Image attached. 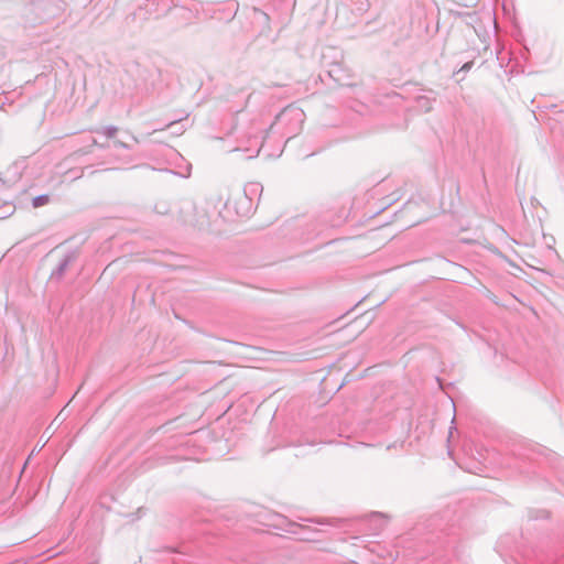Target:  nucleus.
I'll return each mask as SVG.
<instances>
[{
	"instance_id": "obj_1",
	"label": "nucleus",
	"mask_w": 564,
	"mask_h": 564,
	"mask_svg": "<svg viewBox=\"0 0 564 564\" xmlns=\"http://www.w3.org/2000/svg\"><path fill=\"white\" fill-rule=\"evenodd\" d=\"M225 214L223 212H219V215L223 217H231L232 214L239 216V217H247L251 213L252 209V200L248 197L246 194V191L243 193H239L238 196L235 198V202L232 203L231 198H228L225 203Z\"/></svg>"
},
{
	"instance_id": "obj_2",
	"label": "nucleus",
	"mask_w": 564,
	"mask_h": 564,
	"mask_svg": "<svg viewBox=\"0 0 564 564\" xmlns=\"http://www.w3.org/2000/svg\"><path fill=\"white\" fill-rule=\"evenodd\" d=\"M327 75L340 86H352V74L341 63H333L327 70Z\"/></svg>"
},
{
	"instance_id": "obj_3",
	"label": "nucleus",
	"mask_w": 564,
	"mask_h": 564,
	"mask_svg": "<svg viewBox=\"0 0 564 564\" xmlns=\"http://www.w3.org/2000/svg\"><path fill=\"white\" fill-rule=\"evenodd\" d=\"M78 258L77 251H70L64 256V258L59 261L58 265L51 273V280L61 281L69 268V265L75 262Z\"/></svg>"
},
{
	"instance_id": "obj_4",
	"label": "nucleus",
	"mask_w": 564,
	"mask_h": 564,
	"mask_svg": "<svg viewBox=\"0 0 564 564\" xmlns=\"http://www.w3.org/2000/svg\"><path fill=\"white\" fill-rule=\"evenodd\" d=\"M183 221L191 226L203 229L209 225V216L207 215V213L205 210H203L202 214H197L196 216H194L192 218L184 217Z\"/></svg>"
},
{
	"instance_id": "obj_5",
	"label": "nucleus",
	"mask_w": 564,
	"mask_h": 564,
	"mask_svg": "<svg viewBox=\"0 0 564 564\" xmlns=\"http://www.w3.org/2000/svg\"><path fill=\"white\" fill-rule=\"evenodd\" d=\"M94 132L105 134L107 138H113L118 132V128L115 126H108L105 128L96 129Z\"/></svg>"
},
{
	"instance_id": "obj_6",
	"label": "nucleus",
	"mask_w": 564,
	"mask_h": 564,
	"mask_svg": "<svg viewBox=\"0 0 564 564\" xmlns=\"http://www.w3.org/2000/svg\"><path fill=\"white\" fill-rule=\"evenodd\" d=\"M48 202H50V196L46 194H43V195H39V196L34 197L32 199V205L34 208H39V207H42V206L48 204Z\"/></svg>"
},
{
	"instance_id": "obj_7",
	"label": "nucleus",
	"mask_w": 564,
	"mask_h": 564,
	"mask_svg": "<svg viewBox=\"0 0 564 564\" xmlns=\"http://www.w3.org/2000/svg\"><path fill=\"white\" fill-rule=\"evenodd\" d=\"M416 102H417V106L420 108L424 109L425 111H430L432 109V101L430 98H427L425 96L417 97Z\"/></svg>"
},
{
	"instance_id": "obj_8",
	"label": "nucleus",
	"mask_w": 564,
	"mask_h": 564,
	"mask_svg": "<svg viewBox=\"0 0 564 564\" xmlns=\"http://www.w3.org/2000/svg\"><path fill=\"white\" fill-rule=\"evenodd\" d=\"M155 212L161 215H165L169 213V207L164 204L163 206L156 205Z\"/></svg>"
},
{
	"instance_id": "obj_9",
	"label": "nucleus",
	"mask_w": 564,
	"mask_h": 564,
	"mask_svg": "<svg viewBox=\"0 0 564 564\" xmlns=\"http://www.w3.org/2000/svg\"><path fill=\"white\" fill-rule=\"evenodd\" d=\"M370 4L367 0H360L358 10L360 11H367L369 9Z\"/></svg>"
},
{
	"instance_id": "obj_10",
	"label": "nucleus",
	"mask_w": 564,
	"mask_h": 564,
	"mask_svg": "<svg viewBox=\"0 0 564 564\" xmlns=\"http://www.w3.org/2000/svg\"><path fill=\"white\" fill-rule=\"evenodd\" d=\"M473 65H474V62H473V61H469V62L465 63V64L460 67L459 72H468V70L473 67Z\"/></svg>"
},
{
	"instance_id": "obj_11",
	"label": "nucleus",
	"mask_w": 564,
	"mask_h": 564,
	"mask_svg": "<svg viewBox=\"0 0 564 564\" xmlns=\"http://www.w3.org/2000/svg\"><path fill=\"white\" fill-rule=\"evenodd\" d=\"M115 145L122 149H129V145L120 140L115 141Z\"/></svg>"
},
{
	"instance_id": "obj_12",
	"label": "nucleus",
	"mask_w": 564,
	"mask_h": 564,
	"mask_svg": "<svg viewBox=\"0 0 564 564\" xmlns=\"http://www.w3.org/2000/svg\"><path fill=\"white\" fill-rule=\"evenodd\" d=\"M93 144H94V145H97V147H100V148H102V149H105V148H106V145H105V144H100V142H97V140H96V139H94V140H93Z\"/></svg>"
},
{
	"instance_id": "obj_13",
	"label": "nucleus",
	"mask_w": 564,
	"mask_h": 564,
	"mask_svg": "<svg viewBox=\"0 0 564 564\" xmlns=\"http://www.w3.org/2000/svg\"><path fill=\"white\" fill-rule=\"evenodd\" d=\"M257 13L261 14L263 18L268 19V15L267 13H264L263 11L261 10H256Z\"/></svg>"
},
{
	"instance_id": "obj_14",
	"label": "nucleus",
	"mask_w": 564,
	"mask_h": 564,
	"mask_svg": "<svg viewBox=\"0 0 564 564\" xmlns=\"http://www.w3.org/2000/svg\"><path fill=\"white\" fill-rule=\"evenodd\" d=\"M187 208L197 212V207L195 205L187 204Z\"/></svg>"
},
{
	"instance_id": "obj_15",
	"label": "nucleus",
	"mask_w": 564,
	"mask_h": 564,
	"mask_svg": "<svg viewBox=\"0 0 564 564\" xmlns=\"http://www.w3.org/2000/svg\"><path fill=\"white\" fill-rule=\"evenodd\" d=\"M51 3L55 4L58 3L61 0H48Z\"/></svg>"
}]
</instances>
